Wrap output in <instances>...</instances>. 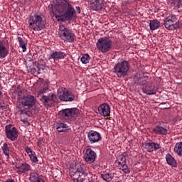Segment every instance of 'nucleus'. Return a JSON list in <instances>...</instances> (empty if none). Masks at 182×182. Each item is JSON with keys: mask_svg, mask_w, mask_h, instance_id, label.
Returning <instances> with one entry per match:
<instances>
[{"mask_svg": "<svg viewBox=\"0 0 182 182\" xmlns=\"http://www.w3.org/2000/svg\"><path fill=\"white\" fill-rule=\"evenodd\" d=\"M75 12V9L68 0H55V6L52 8L53 16L55 17L58 22L72 21Z\"/></svg>", "mask_w": 182, "mask_h": 182, "instance_id": "obj_1", "label": "nucleus"}, {"mask_svg": "<svg viewBox=\"0 0 182 182\" xmlns=\"http://www.w3.org/2000/svg\"><path fill=\"white\" fill-rule=\"evenodd\" d=\"M85 165L77 163L70 167V176L74 182H83L87 173L85 171Z\"/></svg>", "mask_w": 182, "mask_h": 182, "instance_id": "obj_2", "label": "nucleus"}, {"mask_svg": "<svg viewBox=\"0 0 182 182\" xmlns=\"http://www.w3.org/2000/svg\"><path fill=\"white\" fill-rule=\"evenodd\" d=\"M28 28L35 31H42L45 28L43 15L38 13L31 14L28 18Z\"/></svg>", "mask_w": 182, "mask_h": 182, "instance_id": "obj_3", "label": "nucleus"}, {"mask_svg": "<svg viewBox=\"0 0 182 182\" xmlns=\"http://www.w3.org/2000/svg\"><path fill=\"white\" fill-rule=\"evenodd\" d=\"M37 102L36 97L32 95L21 97L20 98V106H22L24 109L18 111L19 114H28V110L32 109Z\"/></svg>", "mask_w": 182, "mask_h": 182, "instance_id": "obj_4", "label": "nucleus"}, {"mask_svg": "<svg viewBox=\"0 0 182 182\" xmlns=\"http://www.w3.org/2000/svg\"><path fill=\"white\" fill-rule=\"evenodd\" d=\"M58 36L63 42L68 43H73L76 36L70 28L66 27L65 25H60L58 28Z\"/></svg>", "mask_w": 182, "mask_h": 182, "instance_id": "obj_5", "label": "nucleus"}, {"mask_svg": "<svg viewBox=\"0 0 182 182\" xmlns=\"http://www.w3.org/2000/svg\"><path fill=\"white\" fill-rule=\"evenodd\" d=\"M130 69V65H129V62L126 60H122L120 63H117L114 66V73L117 75V77H124L127 73L129 72V70Z\"/></svg>", "mask_w": 182, "mask_h": 182, "instance_id": "obj_6", "label": "nucleus"}, {"mask_svg": "<svg viewBox=\"0 0 182 182\" xmlns=\"http://www.w3.org/2000/svg\"><path fill=\"white\" fill-rule=\"evenodd\" d=\"M112 43L113 42L110 38L107 37H101L96 43L97 49L99 52H101V53H106L112 49Z\"/></svg>", "mask_w": 182, "mask_h": 182, "instance_id": "obj_7", "label": "nucleus"}, {"mask_svg": "<svg viewBox=\"0 0 182 182\" xmlns=\"http://www.w3.org/2000/svg\"><path fill=\"white\" fill-rule=\"evenodd\" d=\"M59 114L64 120L73 121L77 119L80 112L77 108H67L60 111Z\"/></svg>", "mask_w": 182, "mask_h": 182, "instance_id": "obj_8", "label": "nucleus"}, {"mask_svg": "<svg viewBox=\"0 0 182 182\" xmlns=\"http://www.w3.org/2000/svg\"><path fill=\"white\" fill-rule=\"evenodd\" d=\"M164 26L168 31H175V29L181 28V23H180L177 16L171 15L165 18Z\"/></svg>", "mask_w": 182, "mask_h": 182, "instance_id": "obj_9", "label": "nucleus"}, {"mask_svg": "<svg viewBox=\"0 0 182 182\" xmlns=\"http://www.w3.org/2000/svg\"><path fill=\"white\" fill-rule=\"evenodd\" d=\"M58 96L62 102H73L75 100V95L65 88L58 89Z\"/></svg>", "mask_w": 182, "mask_h": 182, "instance_id": "obj_10", "label": "nucleus"}, {"mask_svg": "<svg viewBox=\"0 0 182 182\" xmlns=\"http://www.w3.org/2000/svg\"><path fill=\"white\" fill-rule=\"evenodd\" d=\"M116 165L117 166L119 170H122L125 173V174H129L130 171L129 170V166L127 164L126 156L123 154H121L118 156L116 161Z\"/></svg>", "mask_w": 182, "mask_h": 182, "instance_id": "obj_11", "label": "nucleus"}, {"mask_svg": "<svg viewBox=\"0 0 182 182\" xmlns=\"http://www.w3.org/2000/svg\"><path fill=\"white\" fill-rule=\"evenodd\" d=\"M6 137L11 141H15L18 139V130L16 127H13L12 124H9L5 127Z\"/></svg>", "mask_w": 182, "mask_h": 182, "instance_id": "obj_12", "label": "nucleus"}, {"mask_svg": "<svg viewBox=\"0 0 182 182\" xmlns=\"http://www.w3.org/2000/svg\"><path fill=\"white\" fill-rule=\"evenodd\" d=\"M96 157H97L96 152L92 150V149L90 148L87 149L83 155V159L85 161H86V163H87L88 164H92V163H95Z\"/></svg>", "mask_w": 182, "mask_h": 182, "instance_id": "obj_13", "label": "nucleus"}, {"mask_svg": "<svg viewBox=\"0 0 182 182\" xmlns=\"http://www.w3.org/2000/svg\"><path fill=\"white\" fill-rule=\"evenodd\" d=\"M40 100L45 105V106H46V107H50L55 103V100H56V95L48 93V95L40 98Z\"/></svg>", "mask_w": 182, "mask_h": 182, "instance_id": "obj_14", "label": "nucleus"}, {"mask_svg": "<svg viewBox=\"0 0 182 182\" xmlns=\"http://www.w3.org/2000/svg\"><path fill=\"white\" fill-rule=\"evenodd\" d=\"M98 114L102 117H109L110 116V106L107 103H103L98 107Z\"/></svg>", "mask_w": 182, "mask_h": 182, "instance_id": "obj_15", "label": "nucleus"}, {"mask_svg": "<svg viewBox=\"0 0 182 182\" xmlns=\"http://www.w3.org/2000/svg\"><path fill=\"white\" fill-rule=\"evenodd\" d=\"M18 174H23L31 171V165L28 164H16L14 168Z\"/></svg>", "mask_w": 182, "mask_h": 182, "instance_id": "obj_16", "label": "nucleus"}, {"mask_svg": "<svg viewBox=\"0 0 182 182\" xmlns=\"http://www.w3.org/2000/svg\"><path fill=\"white\" fill-rule=\"evenodd\" d=\"M87 137L91 144L97 143V141L102 140V135L96 131H90L87 133Z\"/></svg>", "mask_w": 182, "mask_h": 182, "instance_id": "obj_17", "label": "nucleus"}, {"mask_svg": "<svg viewBox=\"0 0 182 182\" xmlns=\"http://www.w3.org/2000/svg\"><path fill=\"white\" fill-rule=\"evenodd\" d=\"M65 58H66V53L65 52L54 51L50 53L48 60L53 59L54 62H58V60H61V59H65Z\"/></svg>", "mask_w": 182, "mask_h": 182, "instance_id": "obj_18", "label": "nucleus"}, {"mask_svg": "<svg viewBox=\"0 0 182 182\" xmlns=\"http://www.w3.org/2000/svg\"><path fill=\"white\" fill-rule=\"evenodd\" d=\"M90 8L92 11H102L103 0H90Z\"/></svg>", "mask_w": 182, "mask_h": 182, "instance_id": "obj_19", "label": "nucleus"}, {"mask_svg": "<svg viewBox=\"0 0 182 182\" xmlns=\"http://www.w3.org/2000/svg\"><path fill=\"white\" fill-rule=\"evenodd\" d=\"M144 149L149 153H151L156 151V150H159V149H160V145L155 142H148L145 144Z\"/></svg>", "mask_w": 182, "mask_h": 182, "instance_id": "obj_20", "label": "nucleus"}, {"mask_svg": "<svg viewBox=\"0 0 182 182\" xmlns=\"http://www.w3.org/2000/svg\"><path fill=\"white\" fill-rule=\"evenodd\" d=\"M142 91L145 95H156V87L151 84H147L146 86L142 87Z\"/></svg>", "mask_w": 182, "mask_h": 182, "instance_id": "obj_21", "label": "nucleus"}, {"mask_svg": "<svg viewBox=\"0 0 182 182\" xmlns=\"http://www.w3.org/2000/svg\"><path fill=\"white\" fill-rule=\"evenodd\" d=\"M28 180L30 182H45L39 173L36 172H31Z\"/></svg>", "mask_w": 182, "mask_h": 182, "instance_id": "obj_22", "label": "nucleus"}, {"mask_svg": "<svg viewBox=\"0 0 182 182\" xmlns=\"http://www.w3.org/2000/svg\"><path fill=\"white\" fill-rule=\"evenodd\" d=\"M57 130L60 133H63L65 132H68V130H70V127L67 124L60 122L58 124Z\"/></svg>", "mask_w": 182, "mask_h": 182, "instance_id": "obj_23", "label": "nucleus"}, {"mask_svg": "<svg viewBox=\"0 0 182 182\" xmlns=\"http://www.w3.org/2000/svg\"><path fill=\"white\" fill-rule=\"evenodd\" d=\"M153 132H155L156 134H167L168 131L161 125H157L153 129Z\"/></svg>", "mask_w": 182, "mask_h": 182, "instance_id": "obj_24", "label": "nucleus"}, {"mask_svg": "<svg viewBox=\"0 0 182 182\" xmlns=\"http://www.w3.org/2000/svg\"><path fill=\"white\" fill-rule=\"evenodd\" d=\"M166 160L169 166H171L172 167H177V161H176V159H174L171 154H167L166 155Z\"/></svg>", "mask_w": 182, "mask_h": 182, "instance_id": "obj_25", "label": "nucleus"}, {"mask_svg": "<svg viewBox=\"0 0 182 182\" xmlns=\"http://www.w3.org/2000/svg\"><path fill=\"white\" fill-rule=\"evenodd\" d=\"M7 55L8 50L4 45V43H2V41L0 40V59H4V58H6Z\"/></svg>", "mask_w": 182, "mask_h": 182, "instance_id": "obj_26", "label": "nucleus"}, {"mask_svg": "<svg viewBox=\"0 0 182 182\" xmlns=\"http://www.w3.org/2000/svg\"><path fill=\"white\" fill-rule=\"evenodd\" d=\"M149 28L151 31H156V29H159V28H160V21L157 19L151 20L149 22Z\"/></svg>", "mask_w": 182, "mask_h": 182, "instance_id": "obj_27", "label": "nucleus"}, {"mask_svg": "<svg viewBox=\"0 0 182 182\" xmlns=\"http://www.w3.org/2000/svg\"><path fill=\"white\" fill-rule=\"evenodd\" d=\"M49 93H52L50 92V90L48 87H44L41 90H40L38 92V95H37V97L41 99L43 97H46V94L48 95Z\"/></svg>", "mask_w": 182, "mask_h": 182, "instance_id": "obj_28", "label": "nucleus"}, {"mask_svg": "<svg viewBox=\"0 0 182 182\" xmlns=\"http://www.w3.org/2000/svg\"><path fill=\"white\" fill-rule=\"evenodd\" d=\"M173 150L174 152L176 153V154H178V156L182 157V142L176 143Z\"/></svg>", "mask_w": 182, "mask_h": 182, "instance_id": "obj_29", "label": "nucleus"}, {"mask_svg": "<svg viewBox=\"0 0 182 182\" xmlns=\"http://www.w3.org/2000/svg\"><path fill=\"white\" fill-rule=\"evenodd\" d=\"M168 4L171 5V6H176L177 5L178 9L182 8V0H167Z\"/></svg>", "mask_w": 182, "mask_h": 182, "instance_id": "obj_30", "label": "nucleus"}, {"mask_svg": "<svg viewBox=\"0 0 182 182\" xmlns=\"http://www.w3.org/2000/svg\"><path fill=\"white\" fill-rule=\"evenodd\" d=\"M114 176L112 173H104L101 174V178L106 182H110Z\"/></svg>", "mask_w": 182, "mask_h": 182, "instance_id": "obj_31", "label": "nucleus"}, {"mask_svg": "<svg viewBox=\"0 0 182 182\" xmlns=\"http://www.w3.org/2000/svg\"><path fill=\"white\" fill-rule=\"evenodd\" d=\"M17 41L19 43L20 48L23 49V52H26V41H25L23 38L21 37H17Z\"/></svg>", "mask_w": 182, "mask_h": 182, "instance_id": "obj_32", "label": "nucleus"}, {"mask_svg": "<svg viewBox=\"0 0 182 182\" xmlns=\"http://www.w3.org/2000/svg\"><path fill=\"white\" fill-rule=\"evenodd\" d=\"M2 150L4 154L7 157V159H9V147L8 146V144L4 143L3 144Z\"/></svg>", "mask_w": 182, "mask_h": 182, "instance_id": "obj_33", "label": "nucleus"}, {"mask_svg": "<svg viewBox=\"0 0 182 182\" xmlns=\"http://www.w3.org/2000/svg\"><path fill=\"white\" fill-rule=\"evenodd\" d=\"M90 60V55H89V54H84L81 58H80V61L82 62V63H83L84 65H86L87 63H89V61Z\"/></svg>", "mask_w": 182, "mask_h": 182, "instance_id": "obj_34", "label": "nucleus"}, {"mask_svg": "<svg viewBox=\"0 0 182 182\" xmlns=\"http://www.w3.org/2000/svg\"><path fill=\"white\" fill-rule=\"evenodd\" d=\"M28 156L30 157V160H31L33 163H38V157L36 156V153L34 152Z\"/></svg>", "mask_w": 182, "mask_h": 182, "instance_id": "obj_35", "label": "nucleus"}, {"mask_svg": "<svg viewBox=\"0 0 182 182\" xmlns=\"http://www.w3.org/2000/svg\"><path fill=\"white\" fill-rule=\"evenodd\" d=\"M25 151L27 153V154H28V156H30V154H32L33 153L35 152V151H33L29 146H26L25 148Z\"/></svg>", "mask_w": 182, "mask_h": 182, "instance_id": "obj_36", "label": "nucleus"}, {"mask_svg": "<svg viewBox=\"0 0 182 182\" xmlns=\"http://www.w3.org/2000/svg\"><path fill=\"white\" fill-rule=\"evenodd\" d=\"M37 69L38 70V72L39 73V72H41V69H42V70H43L45 69V66H43V65H38Z\"/></svg>", "mask_w": 182, "mask_h": 182, "instance_id": "obj_37", "label": "nucleus"}, {"mask_svg": "<svg viewBox=\"0 0 182 182\" xmlns=\"http://www.w3.org/2000/svg\"><path fill=\"white\" fill-rule=\"evenodd\" d=\"M139 85H146L147 83V81L146 80H143V78L139 79Z\"/></svg>", "mask_w": 182, "mask_h": 182, "instance_id": "obj_38", "label": "nucleus"}, {"mask_svg": "<svg viewBox=\"0 0 182 182\" xmlns=\"http://www.w3.org/2000/svg\"><path fill=\"white\" fill-rule=\"evenodd\" d=\"M5 109H6L5 104H0V112H2V110H5Z\"/></svg>", "mask_w": 182, "mask_h": 182, "instance_id": "obj_39", "label": "nucleus"}, {"mask_svg": "<svg viewBox=\"0 0 182 182\" xmlns=\"http://www.w3.org/2000/svg\"><path fill=\"white\" fill-rule=\"evenodd\" d=\"M5 182H15V180H14L12 178H9V179L6 180Z\"/></svg>", "mask_w": 182, "mask_h": 182, "instance_id": "obj_40", "label": "nucleus"}, {"mask_svg": "<svg viewBox=\"0 0 182 182\" xmlns=\"http://www.w3.org/2000/svg\"><path fill=\"white\" fill-rule=\"evenodd\" d=\"M88 182H97V181H96L93 178H90V179H89Z\"/></svg>", "mask_w": 182, "mask_h": 182, "instance_id": "obj_41", "label": "nucleus"}, {"mask_svg": "<svg viewBox=\"0 0 182 182\" xmlns=\"http://www.w3.org/2000/svg\"><path fill=\"white\" fill-rule=\"evenodd\" d=\"M76 9H77L78 14H80V7L77 6V7H76Z\"/></svg>", "mask_w": 182, "mask_h": 182, "instance_id": "obj_42", "label": "nucleus"}, {"mask_svg": "<svg viewBox=\"0 0 182 182\" xmlns=\"http://www.w3.org/2000/svg\"><path fill=\"white\" fill-rule=\"evenodd\" d=\"M42 144V141H39L38 142V147H41V145Z\"/></svg>", "mask_w": 182, "mask_h": 182, "instance_id": "obj_43", "label": "nucleus"}, {"mask_svg": "<svg viewBox=\"0 0 182 182\" xmlns=\"http://www.w3.org/2000/svg\"><path fill=\"white\" fill-rule=\"evenodd\" d=\"M31 72L35 73V72H36V68H31Z\"/></svg>", "mask_w": 182, "mask_h": 182, "instance_id": "obj_44", "label": "nucleus"}, {"mask_svg": "<svg viewBox=\"0 0 182 182\" xmlns=\"http://www.w3.org/2000/svg\"><path fill=\"white\" fill-rule=\"evenodd\" d=\"M2 96V92L0 91V97Z\"/></svg>", "mask_w": 182, "mask_h": 182, "instance_id": "obj_45", "label": "nucleus"}]
</instances>
